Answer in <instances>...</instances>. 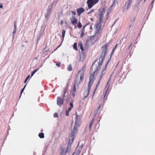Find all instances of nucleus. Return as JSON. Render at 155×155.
I'll return each mask as SVG.
<instances>
[{"mask_svg":"<svg viewBox=\"0 0 155 155\" xmlns=\"http://www.w3.org/2000/svg\"><path fill=\"white\" fill-rule=\"evenodd\" d=\"M86 65L85 64L78 71L77 74L74 82V84L78 86L84 78V74L85 70Z\"/></svg>","mask_w":155,"mask_h":155,"instance_id":"1","label":"nucleus"},{"mask_svg":"<svg viewBox=\"0 0 155 155\" xmlns=\"http://www.w3.org/2000/svg\"><path fill=\"white\" fill-rule=\"evenodd\" d=\"M99 20L98 22L96 25V28L97 31H101L102 30L103 28L102 26V24L104 23V25L105 24V21H104V11H101L100 9L99 10Z\"/></svg>","mask_w":155,"mask_h":155,"instance_id":"2","label":"nucleus"},{"mask_svg":"<svg viewBox=\"0 0 155 155\" xmlns=\"http://www.w3.org/2000/svg\"><path fill=\"white\" fill-rule=\"evenodd\" d=\"M95 74V73H94L93 72V73H91L90 74L89 76V81L88 85L87 91L86 92V93H87V95H85V97H87L91 91V87L92 84L94 82L95 79L94 76V74Z\"/></svg>","mask_w":155,"mask_h":155,"instance_id":"3","label":"nucleus"},{"mask_svg":"<svg viewBox=\"0 0 155 155\" xmlns=\"http://www.w3.org/2000/svg\"><path fill=\"white\" fill-rule=\"evenodd\" d=\"M76 116L75 119V123L74 125V128L72 130V132L73 134V135L75 134L76 132L78 131V127H79V121L80 119L81 116L78 115L77 113L76 112Z\"/></svg>","mask_w":155,"mask_h":155,"instance_id":"4","label":"nucleus"},{"mask_svg":"<svg viewBox=\"0 0 155 155\" xmlns=\"http://www.w3.org/2000/svg\"><path fill=\"white\" fill-rule=\"evenodd\" d=\"M104 59V58H102L101 61H100V62L97 65H96V68L95 69V70L93 72L94 73H95L97 75L99 71L102 66Z\"/></svg>","mask_w":155,"mask_h":155,"instance_id":"5","label":"nucleus"},{"mask_svg":"<svg viewBox=\"0 0 155 155\" xmlns=\"http://www.w3.org/2000/svg\"><path fill=\"white\" fill-rule=\"evenodd\" d=\"M99 0H87V3L89 9H91L96 4Z\"/></svg>","mask_w":155,"mask_h":155,"instance_id":"6","label":"nucleus"},{"mask_svg":"<svg viewBox=\"0 0 155 155\" xmlns=\"http://www.w3.org/2000/svg\"><path fill=\"white\" fill-rule=\"evenodd\" d=\"M110 90L109 89V87L107 86L103 91L104 94L103 97V101H105L107 99V96L109 94Z\"/></svg>","mask_w":155,"mask_h":155,"instance_id":"7","label":"nucleus"},{"mask_svg":"<svg viewBox=\"0 0 155 155\" xmlns=\"http://www.w3.org/2000/svg\"><path fill=\"white\" fill-rule=\"evenodd\" d=\"M85 10L82 7H80L76 10L77 15L78 16H80L81 14L84 12Z\"/></svg>","mask_w":155,"mask_h":155,"instance_id":"8","label":"nucleus"},{"mask_svg":"<svg viewBox=\"0 0 155 155\" xmlns=\"http://www.w3.org/2000/svg\"><path fill=\"white\" fill-rule=\"evenodd\" d=\"M108 46V44H106L102 47L103 49L102 52L104 54V55H105L106 54Z\"/></svg>","mask_w":155,"mask_h":155,"instance_id":"9","label":"nucleus"},{"mask_svg":"<svg viewBox=\"0 0 155 155\" xmlns=\"http://www.w3.org/2000/svg\"><path fill=\"white\" fill-rule=\"evenodd\" d=\"M70 20L71 23L74 25H76L78 23V19L74 16H72Z\"/></svg>","mask_w":155,"mask_h":155,"instance_id":"10","label":"nucleus"},{"mask_svg":"<svg viewBox=\"0 0 155 155\" xmlns=\"http://www.w3.org/2000/svg\"><path fill=\"white\" fill-rule=\"evenodd\" d=\"M63 101L60 97H58L57 98V104L59 106L62 105L63 104Z\"/></svg>","mask_w":155,"mask_h":155,"instance_id":"11","label":"nucleus"},{"mask_svg":"<svg viewBox=\"0 0 155 155\" xmlns=\"http://www.w3.org/2000/svg\"><path fill=\"white\" fill-rule=\"evenodd\" d=\"M105 70H106V69H103L102 70V71L101 74H100V78H99V81L98 82V84H100V82L101 81V80L103 76L105 74Z\"/></svg>","mask_w":155,"mask_h":155,"instance_id":"12","label":"nucleus"},{"mask_svg":"<svg viewBox=\"0 0 155 155\" xmlns=\"http://www.w3.org/2000/svg\"><path fill=\"white\" fill-rule=\"evenodd\" d=\"M78 46L79 48L80 47V48L82 52L84 51V49L83 48L82 43L81 42H80L78 43Z\"/></svg>","mask_w":155,"mask_h":155,"instance_id":"13","label":"nucleus"},{"mask_svg":"<svg viewBox=\"0 0 155 155\" xmlns=\"http://www.w3.org/2000/svg\"><path fill=\"white\" fill-rule=\"evenodd\" d=\"M131 2V0H129L128 2L126 3L125 6H126V5H127V8H126L127 9H128L129 8Z\"/></svg>","mask_w":155,"mask_h":155,"instance_id":"14","label":"nucleus"},{"mask_svg":"<svg viewBox=\"0 0 155 155\" xmlns=\"http://www.w3.org/2000/svg\"><path fill=\"white\" fill-rule=\"evenodd\" d=\"M70 104V107L68 108L67 110L69 112L71 110L72 108H73V104L72 102H71Z\"/></svg>","mask_w":155,"mask_h":155,"instance_id":"15","label":"nucleus"},{"mask_svg":"<svg viewBox=\"0 0 155 155\" xmlns=\"http://www.w3.org/2000/svg\"><path fill=\"white\" fill-rule=\"evenodd\" d=\"M94 119L93 118L91 121L89 126V130H90L91 129V127L93 125V123L94 122Z\"/></svg>","mask_w":155,"mask_h":155,"instance_id":"16","label":"nucleus"},{"mask_svg":"<svg viewBox=\"0 0 155 155\" xmlns=\"http://www.w3.org/2000/svg\"><path fill=\"white\" fill-rule=\"evenodd\" d=\"M38 136L40 138H43L44 137V134L43 133H40L38 134Z\"/></svg>","mask_w":155,"mask_h":155,"instance_id":"17","label":"nucleus"},{"mask_svg":"<svg viewBox=\"0 0 155 155\" xmlns=\"http://www.w3.org/2000/svg\"><path fill=\"white\" fill-rule=\"evenodd\" d=\"M73 48H74L76 51L78 50V49L77 47V44L76 43H74L73 45Z\"/></svg>","mask_w":155,"mask_h":155,"instance_id":"18","label":"nucleus"},{"mask_svg":"<svg viewBox=\"0 0 155 155\" xmlns=\"http://www.w3.org/2000/svg\"><path fill=\"white\" fill-rule=\"evenodd\" d=\"M99 84H98V83H97V84L96 86V87H95V89H94V91L93 92V96H94V95L96 91V90H97V87H98V86L99 85Z\"/></svg>","mask_w":155,"mask_h":155,"instance_id":"19","label":"nucleus"},{"mask_svg":"<svg viewBox=\"0 0 155 155\" xmlns=\"http://www.w3.org/2000/svg\"><path fill=\"white\" fill-rule=\"evenodd\" d=\"M78 86L77 85H75V84H74V88H73V90H72V92H76V87Z\"/></svg>","mask_w":155,"mask_h":155,"instance_id":"20","label":"nucleus"},{"mask_svg":"<svg viewBox=\"0 0 155 155\" xmlns=\"http://www.w3.org/2000/svg\"><path fill=\"white\" fill-rule=\"evenodd\" d=\"M65 33V31L64 30H63L62 33V35L63 38H64Z\"/></svg>","mask_w":155,"mask_h":155,"instance_id":"21","label":"nucleus"},{"mask_svg":"<svg viewBox=\"0 0 155 155\" xmlns=\"http://www.w3.org/2000/svg\"><path fill=\"white\" fill-rule=\"evenodd\" d=\"M38 69H39V68L35 70H34L33 71H32L31 74V77L33 76V75L35 73H36Z\"/></svg>","mask_w":155,"mask_h":155,"instance_id":"22","label":"nucleus"},{"mask_svg":"<svg viewBox=\"0 0 155 155\" xmlns=\"http://www.w3.org/2000/svg\"><path fill=\"white\" fill-rule=\"evenodd\" d=\"M94 36H91L89 37V38H87V40L88 41L94 38Z\"/></svg>","mask_w":155,"mask_h":155,"instance_id":"23","label":"nucleus"},{"mask_svg":"<svg viewBox=\"0 0 155 155\" xmlns=\"http://www.w3.org/2000/svg\"><path fill=\"white\" fill-rule=\"evenodd\" d=\"M72 67L71 65H70L68 66V70L69 71H71L72 70Z\"/></svg>","mask_w":155,"mask_h":155,"instance_id":"24","label":"nucleus"},{"mask_svg":"<svg viewBox=\"0 0 155 155\" xmlns=\"http://www.w3.org/2000/svg\"><path fill=\"white\" fill-rule=\"evenodd\" d=\"M78 26L79 28H80L82 27V25L80 22H79L78 23Z\"/></svg>","mask_w":155,"mask_h":155,"instance_id":"25","label":"nucleus"},{"mask_svg":"<svg viewBox=\"0 0 155 155\" xmlns=\"http://www.w3.org/2000/svg\"><path fill=\"white\" fill-rule=\"evenodd\" d=\"M87 91H86L84 92V97L83 98V100L84 101H85V98L87 97H85V95H87V93H86V92H87Z\"/></svg>","mask_w":155,"mask_h":155,"instance_id":"26","label":"nucleus"},{"mask_svg":"<svg viewBox=\"0 0 155 155\" xmlns=\"http://www.w3.org/2000/svg\"><path fill=\"white\" fill-rule=\"evenodd\" d=\"M67 91L66 90H65L64 91V95H63V98L64 99H65V97H65V94L67 92Z\"/></svg>","mask_w":155,"mask_h":155,"instance_id":"27","label":"nucleus"},{"mask_svg":"<svg viewBox=\"0 0 155 155\" xmlns=\"http://www.w3.org/2000/svg\"><path fill=\"white\" fill-rule=\"evenodd\" d=\"M26 84H25V86H24V87L22 89L21 91V94H20V97H21V94H22V92H23L25 88V86H26Z\"/></svg>","mask_w":155,"mask_h":155,"instance_id":"28","label":"nucleus"},{"mask_svg":"<svg viewBox=\"0 0 155 155\" xmlns=\"http://www.w3.org/2000/svg\"><path fill=\"white\" fill-rule=\"evenodd\" d=\"M90 24V23L89 22H88V23H87V24H86V25H85L83 27V31H84V29H85V27L88 25H89Z\"/></svg>","mask_w":155,"mask_h":155,"instance_id":"29","label":"nucleus"},{"mask_svg":"<svg viewBox=\"0 0 155 155\" xmlns=\"http://www.w3.org/2000/svg\"><path fill=\"white\" fill-rule=\"evenodd\" d=\"M111 57H110V58L109 60H108V61L107 62V63H106V65H105V69H106V67H107V64H108L109 62V61H110V60Z\"/></svg>","mask_w":155,"mask_h":155,"instance_id":"30","label":"nucleus"},{"mask_svg":"<svg viewBox=\"0 0 155 155\" xmlns=\"http://www.w3.org/2000/svg\"><path fill=\"white\" fill-rule=\"evenodd\" d=\"M133 44V42H131L130 43V45H129V46H128L127 49V50H129L130 48V47H131V46H132V44Z\"/></svg>","mask_w":155,"mask_h":155,"instance_id":"31","label":"nucleus"},{"mask_svg":"<svg viewBox=\"0 0 155 155\" xmlns=\"http://www.w3.org/2000/svg\"><path fill=\"white\" fill-rule=\"evenodd\" d=\"M56 65L58 67H60L61 65V63L60 62H57L56 63Z\"/></svg>","mask_w":155,"mask_h":155,"instance_id":"32","label":"nucleus"},{"mask_svg":"<svg viewBox=\"0 0 155 155\" xmlns=\"http://www.w3.org/2000/svg\"><path fill=\"white\" fill-rule=\"evenodd\" d=\"M94 9H92V10H91L89 12H88V13H87V14H90L91 13H92V12H93L94 11Z\"/></svg>","mask_w":155,"mask_h":155,"instance_id":"33","label":"nucleus"},{"mask_svg":"<svg viewBox=\"0 0 155 155\" xmlns=\"http://www.w3.org/2000/svg\"><path fill=\"white\" fill-rule=\"evenodd\" d=\"M71 12L72 13V15H76V12L74 11H71Z\"/></svg>","mask_w":155,"mask_h":155,"instance_id":"34","label":"nucleus"},{"mask_svg":"<svg viewBox=\"0 0 155 155\" xmlns=\"http://www.w3.org/2000/svg\"><path fill=\"white\" fill-rule=\"evenodd\" d=\"M68 111L66 110L65 112V114L67 116H69V112Z\"/></svg>","mask_w":155,"mask_h":155,"instance_id":"35","label":"nucleus"},{"mask_svg":"<svg viewBox=\"0 0 155 155\" xmlns=\"http://www.w3.org/2000/svg\"><path fill=\"white\" fill-rule=\"evenodd\" d=\"M71 94L73 97H74L75 96V92H74L72 91Z\"/></svg>","mask_w":155,"mask_h":155,"instance_id":"36","label":"nucleus"},{"mask_svg":"<svg viewBox=\"0 0 155 155\" xmlns=\"http://www.w3.org/2000/svg\"><path fill=\"white\" fill-rule=\"evenodd\" d=\"M54 117H58V115L57 113H54Z\"/></svg>","mask_w":155,"mask_h":155,"instance_id":"37","label":"nucleus"},{"mask_svg":"<svg viewBox=\"0 0 155 155\" xmlns=\"http://www.w3.org/2000/svg\"><path fill=\"white\" fill-rule=\"evenodd\" d=\"M14 27H16V21H15L14 22Z\"/></svg>","mask_w":155,"mask_h":155,"instance_id":"38","label":"nucleus"},{"mask_svg":"<svg viewBox=\"0 0 155 155\" xmlns=\"http://www.w3.org/2000/svg\"><path fill=\"white\" fill-rule=\"evenodd\" d=\"M115 50H114V49H113V50H112V51L111 54V57L112 55H113V53H114V51Z\"/></svg>","mask_w":155,"mask_h":155,"instance_id":"39","label":"nucleus"},{"mask_svg":"<svg viewBox=\"0 0 155 155\" xmlns=\"http://www.w3.org/2000/svg\"><path fill=\"white\" fill-rule=\"evenodd\" d=\"M84 35V31L82 32L81 35V37H82Z\"/></svg>","mask_w":155,"mask_h":155,"instance_id":"40","label":"nucleus"},{"mask_svg":"<svg viewBox=\"0 0 155 155\" xmlns=\"http://www.w3.org/2000/svg\"><path fill=\"white\" fill-rule=\"evenodd\" d=\"M110 78L109 79L108 81H107V86L108 84H109V82L110 81Z\"/></svg>","mask_w":155,"mask_h":155,"instance_id":"41","label":"nucleus"},{"mask_svg":"<svg viewBox=\"0 0 155 155\" xmlns=\"http://www.w3.org/2000/svg\"><path fill=\"white\" fill-rule=\"evenodd\" d=\"M117 45H116L114 48L113 49H114V50H115V49L116 48H117Z\"/></svg>","mask_w":155,"mask_h":155,"instance_id":"42","label":"nucleus"},{"mask_svg":"<svg viewBox=\"0 0 155 155\" xmlns=\"http://www.w3.org/2000/svg\"><path fill=\"white\" fill-rule=\"evenodd\" d=\"M29 78H30V75H28L27 76V78H26V79H27L28 80Z\"/></svg>","mask_w":155,"mask_h":155,"instance_id":"43","label":"nucleus"},{"mask_svg":"<svg viewBox=\"0 0 155 155\" xmlns=\"http://www.w3.org/2000/svg\"><path fill=\"white\" fill-rule=\"evenodd\" d=\"M16 31L15 30H13V34H15L16 33Z\"/></svg>","mask_w":155,"mask_h":155,"instance_id":"44","label":"nucleus"},{"mask_svg":"<svg viewBox=\"0 0 155 155\" xmlns=\"http://www.w3.org/2000/svg\"><path fill=\"white\" fill-rule=\"evenodd\" d=\"M3 8V6L2 4H1L0 5V8Z\"/></svg>","mask_w":155,"mask_h":155,"instance_id":"45","label":"nucleus"},{"mask_svg":"<svg viewBox=\"0 0 155 155\" xmlns=\"http://www.w3.org/2000/svg\"><path fill=\"white\" fill-rule=\"evenodd\" d=\"M101 106V104H99V106L98 107V110H99L100 109Z\"/></svg>","mask_w":155,"mask_h":155,"instance_id":"46","label":"nucleus"},{"mask_svg":"<svg viewBox=\"0 0 155 155\" xmlns=\"http://www.w3.org/2000/svg\"><path fill=\"white\" fill-rule=\"evenodd\" d=\"M96 61H94V63H93L92 66H91V68H92L93 66V65L95 63V62Z\"/></svg>","mask_w":155,"mask_h":155,"instance_id":"47","label":"nucleus"},{"mask_svg":"<svg viewBox=\"0 0 155 155\" xmlns=\"http://www.w3.org/2000/svg\"><path fill=\"white\" fill-rule=\"evenodd\" d=\"M63 23V21L61 20V25H62Z\"/></svg>","mask_w":155,"mask_h":155,"instance_id":"48","label":"nucleus"},{"mask_svg":"<svg viewBox=\"0 0 155 155\" xmlns=\"http://www.w3.org/2000/svg\"><path fill=\"white\" fill-rule=\"evenodd\" d=\"M14 30H15V31L16 30V27H14Z\"/></svg>","mask_w":155,"mask_h":155,"instance_id":"49","label":"nucleus"},{"mask_svg":"<svg viewBox=\"0 0 155 155\" xmlns=\"http://www.w3.org/2000/svg\"><path fill=\"white\" fill-rule=\"evenodd\" d=\"M27 79H26L25 80V83L27 81Z\"/></svg>","mask_w":155,"mask_h":155,"instance_id":"50","label":"nucleus"},{"mask_svg":"<svg viewBox=\"0 0 155 155\" xmlns=\"http://www.w3.org/2000/svg\"><path fill=\"white\" fill-rule=\"evenodd\" d=\"M91 20L92 21H93V18H91Z\"/></svg>","mask_w":155,"mask_h":155,"instance_id":"51","label":"nucleus"},{"mask_svg":"<svg viewBox=\"0 0 155 155\" xmlns=\"http://www.w3.org/2000/svg\"><path fill=\"white\" fill-rule=\"evenodd\" d=\"M118 75H116V78H117V77H118Z\"/></svg>","mask_w":155,"mask_h":155,"instance_id":"52","label":"nucleus"},{"mask_svg":"<svg viewBox=\"0 0 155 155\" xmlns=\"http://www.w3.org/2000/svg\"><path fill=\"white\" fill-rule=\"evenodd\" d=\"M153 2H154V1H152V3H153Z\"/></svg>","mask_w":155,"mask_h":155,"instance_id":"53","label":"nucleus"},{"mask_svg":"<svg viewBox=\"0 0 155 155\" xmlns=\"http://www.w3.org/2000/svg\"><path fill=\"white\" fill-rule=\"evenodd\" d=\"M146 1V0H144V2H145V1Z\"/></svg>","mask_w":155,"mask_h":155,"instance_id":"54","label":"nucleus"}]
</instances>
